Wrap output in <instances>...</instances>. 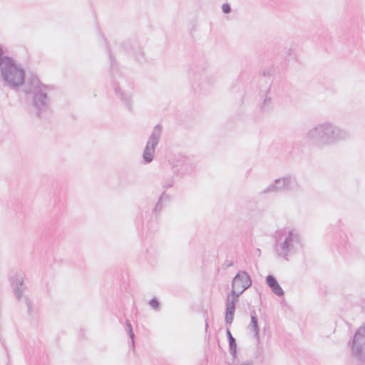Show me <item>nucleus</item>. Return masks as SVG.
Returning a JSON list of instances; mask_svg holds the SVG:
<instances>
[{
    "label": "nucleus",
    "instance_id": "17",
    "mask_svg": "<svg viewBox=\"0 0 365 365\" xmlns=\"http://www.w3.org/2000/svg\"><path fill=\"white\" fill-rule=\"evenodd\" d=\"M270 93V88L264 93L262 95V102L259 105L260 110L262 112H269L272 109V96L269 94Z\"/></svg>",
    "mask_w": 365,
    "mask_h": 365
},
{
    "label": "nucleus",
    "instance_id": "13",
    "mask_svg": "<svg viewBox=\"0 0 365 365\" xmlns=\"http://www.w3.org/2000/svg\"><path fill=\"white\" fill-rule=\"evenodd\" d=\"M174 168L175 173L177 175L183 176L193 172L195 169V164L190 158L183 157L180 160L179 164L174 166Z\"/></svg>",
    "mask_w": 365,
    "mask_h": 365
},
{
    "label": "nucleus",
    "instance_id": "15",
    "mask_svg": "<svg viewBox=\"0 0 365 365\" xmlns=\"http://www.w3.org/2000/svg\"><path fill=\"white\" fill-rule=\"evenodd\" d=\"M122 48L127 53L133 54L136 59L141 62L143 58V53L135 40H129L122 44Z\"/></svg>",
    "mask_w": 365,
    "mask_h": 365
},
{
    "label": "nucleus",
    "instance_id": "9",
    "mask_svg": "<svg viewBox=\"0 0 365 365\" xmlns=\"http://www.w3.org/2000/svg\"><path fill=\"white\" fill-rule=\"evenodd\" d=\"M161 133L162 126L160 124L156 125L143 150V160L145 164L150 163L153 160L155 148L159 143Z\"/></svg>",
    "mask_w": 365,
    "mask_h": 365
},
{
    "label": "nucleus",
    "instance_id": "3",
    "mask_svg": "<svg viewBox=\"0 0 365 365\" xmlns=\"http://www.w3.org/2000/svg\"><path fill=\"white\" fill-rule=\"evenodd\" d=\"M302 246V236L296 230L284 227L275 232L274 250L277 257L288 261Z\"/></svg>",
    "mask_w": 365,
    "mask_h": 365
},
{
    "label": "nucleus",
    "instance_id": "8",
    "mask_svg": "<svg viewBox=\"0 0 365 365\" xmlns=\"http://www.w3.org/2000/svg\"><path fill=\"white\" fill-rule=\"evenodd\" d=\"M48 90L43 89L33 94L32 107L35 110L36 115L39 118H44L50 111L51 99L48 96L47 93Z\"/></svg>",
    "mask_w": 365,
    "mask_h": 365
},
{
    "label": "nucleus",
    "instance_id": "21",
    "mask_svg": "<svg viewBox=\"0 0 365 365\" xmlns=\"http://www.w3.org/2000/svg\"><path fill=\"white\" fill-rule=\"evenodd\" d=\"M148 304L155 311H159L160 309V303L156 297L152 298Z\"/></svg>",
    "mask_w": 365,
    "mask_h": 365
},
{
    "label": "nucleus",
    "instance_id": "26",
    "mask_svg": "<svg viewBox=\"0 0 365 365\" xmlns=\"http://www.w3.org/2000/svg\"><path fill=\"white\" fill-rule=\"evenodd\" d=\"M233 265V262L229 259H226L223 263L224 268H229Z\"/></svg>",
    "mask_w": 365,
    "mask_h": 365
},
{
    "label": "nucleus",
    "instance_id": "28",
    "mask_svg": "<svg viewBox=\"0 0 365 365\" xmlns=\"http://www.w3.org/2000/svg\"><path fill=\"white\" fill-rule=\"evenodd\" d=\"M226 334H227V336L228 339L234 338L233 336L231 334V331H230V329H228V328L226 330Z\"/></svg>",
    "mask_w": 365,
    "mask_h": 365
},
{
    "label": "nucleus",
    "instance_id": "1",
    "mask_svg": "<svg viewBox=\"0 0 365 365\" xmlns=\"http://www.w3.org/2000/svg\"><path fill=\"white\" fill-rule=\"evenodd\" d=\"M305 137L314 146L324 148L349 140L351 134L346 128L326 120L308 130Z\"/></svg>",
    "mask_w": 365,
    "mask_h": 365
},
{
    "label": "nucleus",
    "instance_id": "6",
    "mask_svg": "<svg viewBox=\"0 0 365 365\" xmlns=\"http://www.w3.org/2000/svg\"><path fill=\"white\" fill-rule=\"evenodd\" d=\"M351 355L361 364H365V324L355 332L351 341L349 343Z\"/></svg>",
    "mask_w": 365,
    "mask_h": 365
},
{
    "label": "nucleus",
    "instance_id": "14",
    "mask_svg": "<svg viewBox=\"0 0 365 365\" xmlns=\"http://www.w3.org/2000/svg\"><path fill=\"white\" fill-rule=\"evenodd\" d=\"M238 296L228 294L226 301V314L225 321L227 324H231L233 322L235 312V303L239 300Z\"/></svg>",
    "mask_w": 365,
    "mask_h": 365
},
{
    "label": "nucleus",
    "instance_id": "27",
    "mask_svg": "<svg viewBox=\"0 0 365 365\" xmlns=\"http://www.w3.org/2000/svg\"><path fill=\"white\" fill-rule=\"evenodd\" d=\"M272 69H271V68H269V69H267V70H264V71H262V75H263L264 76H270V75L272 74Z\"/></svg>",
    "mask_w": 365,
    "mask_h": 365
},
{
    "label": "nucleus",
    "instance_id": "25",
    "mask_svg": "<svg viewBox=\"0 0 365 365\" xmlns=\"http://www.w3.org/2000/svg\"><path fill=\"white\" fill-rule=\"evenodd\" d=\"M222 10L225 14H230L232 11V9L228 3H224L222 6Z\"/></svg>",
    "mask_w": 365,
    "mask_h": 365
},
{
    "label": "nucleus",
    "instance_id": "12",
    "mask_svg": "<svg viewBox=\"0 0 365 365\" xmlns=\"http://www.w3.org/2000/svg\"><path fill=\"white\" fill-rule=\"evenodd\" d=\"M192 72L194 81H199L200 86L202 90H207L215 85L216 78L213 75L205 73L204 70L199 72L198 68L195 69Z\"/></svg>",
    "mask_w": 365,
    "mask_h": 365
},
{
    "label": "nucleus",
    "instance_id": "19",
    "mask_svg": "<svg viewBox=\"0 0 365 365\" xmlns=\"http://www.w3.org/2000/svg\"><path fill=\"white\" fill-rule=\"evenodd\" d=\"M166 206L167 205H165L163 202L160 201V200L158 199V201L156 202L155 207L153 208V213L155 216H158Z\"/></svg>",
    "mask_w": 365,
    "mask_h": 365
},
{
    "label": "nucleus",
    "instance_id": "2",
    "mask_svg": "<svg viewBox=\"0 0 365 365\" xmlns=\"http://www.w3.org/2000/svg\"><path fill=\"white\" fill-rule=\"evenodd\" d=\"M105 43L110 61V73L112 88L114 91L115 97L121 101L128 110L131 111L133 107V83L121 75L107 42L105 41Z\"/></svg>",
    "mask_w": 365,
    "mask_h": 365
},
{
    "label": "nucleus",
    "instance_id": "18",
    "mask_svg": "<svg viewBox=\"0 0 365 365\" xmlns=\"http://www.w3.org/2000/svg\"><path fill=\"white\" fill-rule=\"evenodd\" d=\"M249 328L254 331V333H255V335H254L255 338L257 341H259V326H258L257 317L256 316V313H255V310H253L251 312V321H250V325H249Z\"/></svg>",
    "mask_w": 365,
    "mask_h": 365
},
{
    "label": "nucleus",
    "instance_id": "7",
    "mask_svg": "<svg viewBox=\"0 0 365 365\" xmlns=\"http://www.w3.org/2000/svg\"><path fill=\"white\" fill-rule=\"evenodd\" d=\"M297 185L294 175H285L275 179L269 186L260 192L261 194L276 193L282 191H291Z\"/></svg>",
    "mask_w": 365,
    "mask_h": 365
},
{
    "label": "nucleus",
    "instance_id": "5",
    "mask_svg": "<svg viewBox=\"0 0 365 365\" xmlns=\"http://www.w3.org/2000/svg\"><path fill=\"white\" fill-rule=\"evenodd\" d=\"M11 287L16 299L21 304H24L27 308V314L32 319H36L38 317L37 309L34 307L32 302L28 295V289L24 283V278L21 274L16 275L11 279Z\"/></svg>",
    "mask_w": 365,
    "mask_h": 365
},
{
    "label": "nucleus",
    "instance_id": "20",
    "mask_svg": "<svg viewBox=\"0 0 365 365\" xmlns=\"http://www.w3.org/2000/svg\"><path fill=\"white\" fill-rule=\"evenodd\" d=\"M230 354L235 358L237 355V343L235 338L228 339Z\"/></svg>",
    "mask_w": 365,
    "mask_h": 365
},
{
    "label": "nucleus",
    "instance_id": "11",
    "mask_svg": "<svg viewBox=\"0 0 365 365\" xmlns=\"http://www.w3.org/2000/svg\"><path fill=\"white\" fill-rule=\"evenodd\" d=\"M24 85V92L26 94H34L38 91L49 89L48 86L41 83L38 78L34 74L30 75L26 80L25 79Z\"/></svg>",
    "mask_w": 365,
    "mask_h": 365
},
{
    "label": "nucleus",
    "instance_id": "24",
    "mask_svg": "<svg viewBox=\"0 0 365 365\" xmlns=\"http://www.w3.org/2000/svg\"><path fill=\"white\" fill-rule=\"evenodd\" d=\"M174 180L173 178H169L165 180L163 183V187L164 190H167L168 188H170L173 186Z\"/></svg>",
    "mask_w": 365,
    "mask_h": 365
},
{
    "label": "nucleus",
    "instance_id": "10",
    "mask_svg": "<svg viewBox=\"0 0 365 365\" xmlns=\"http://www.w3.org/2000/svg\"><path fill=\"white\" fill-rule=\"evenodd\" d=\"M251 285L252 279L247 272L239 271L232 279L231 294L240 297Z\"/></svg>",
    "mask_w": 365,
    "mask_h": 365
},
{
    "label": "nucleus",
    "instance_id": "4",
    "mask_svg": "<svg viewBox=\"0 0 365 365\" xmlns=\"http://www.w3.org/2000/svg\"><path fill=\"white\" fill-rule=\"evenodd\" d=\"M5 60L0 66L4 86L18 89L25 81V71L13 58L9 56Z\"/></svg>",
    "mask_w": 365,
    "mask_h": 365
},
{
    "label": "nucleus",
    "instance_id": "22",
    "mask_svg": "<svg viewBox=\"0 0 365 365\" xmlns=\"http://www.w3.org/2000/svg\"><path fill=\"white\" fill-rule=\"evenodd\" d=\"M159 199L160 200V201L163 202L165 205H168L172 199V196L170 194L167 193L166 191L165 190L162 192Z\"/></svg>",
    "mask_w": 365,
    "mask_h": 365
},
{
    "label": "nucleus",
    "instance_id": "16",
    "mask_svg": "<svg viewBox=\"0 0 365 365\" xmlns=\"http://www.w3.org/2000/svg\"><path fill=\"white\" fill-rule=\"evenodd\" d=\"M266 284L270 288L272 292L278 297L284 294V292L277 282L276 277L272 274H268L265 279Z\"/></svg>",
    "mask_w": 365,
    "mask_h": 365
},
{
    "label": "nucleus",
    "instance_id": "23",
    "mask_svg": "<svg viewBox=\"0 0 365 365\" xmlns=\"http://www.w3.org/2000/svg\"><path fill=\"white\" fill-rule=\"evenodd\" d=\"M126 331L128 334L129 337L131 339L133 346H134V333L132 330V327L129 321H126Z\"/></svg>",
    "mask_w": 365,
    "mask_h": 365
},
{
    "label": "nucleus",
    "instance_id": "30",
    "mask_svg": "<svg viewBox=\"0 0 365 365\" xmlns=\"http://www.w3.org/2000/svg\"><path fill=\"white\" fill-rule=\"evenodd\" d=\"M240 365H254L252 361H247L243 363H242Z\"/></svg>",
    "mask_w": 365,
    "mask_h": 365
},
{
    "label": "nucleus",
    "instance_id": "29",
    "mask_svg": "<svg viewBox=\"0 0 365 365\" xmlns=\"http://www.w3.org/2000/svg\"><path fill=\"white\" fill-rule=\"evenodd\" d=\"M293 52H294V49H293V48H289L287 50V56H292V53H293Z\"/></svg>",
    "mask_w": 365,
    "mask_h": 365
}]
</instances>
